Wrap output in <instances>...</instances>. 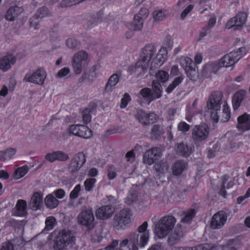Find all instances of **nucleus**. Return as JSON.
<instances>
[{
	"instance_id": "obj_1",
	"label": "nucleus",
	"mask_w": 250,
	"mask_h": 250,
	"mask_svg": "<svg viewBox=\"0 0 250 250\" xmlns=\"http://www.w3.org/2000/svg\"><path fill=\"white\" fill-rule=\"evenodd\" d=\"M223 94L220 91L213 92L207 104L211 118L216 122L220 119L226 122L230 118V109L227 103L222 101Z\"/></svg>"
},
{
	"instance_id": "obj_2",
	"label": "nucleus",
	"mask_w": 250,
	"mask_h": 250,
	"mask_svg": "<svg viewBox=\"0 0 250 250\" xmlns=\"http://www.w3.org/2000/svg\"><path fill=\"white\" fill-rule=\"evenodd\" d=\"M157 49L155 45H146L142 50L140 58L134 66L129 68L131 73H135L138 76H143L148 67L149 62Z\"/></svg>"
},
{
	"instance_id": "obj_3",
	"label": "nucleus",
	"mask_w": 250,
	"mask_h": 250,
	"mask_svg": "<svg viewBox=\"0 0 250 250\" xmlns=\"http://www.w3.org/2000/svg\"><path fill=\"white\" fill-rule=\"evenodd\" d=\"M176 219L171 216L161 218L156 224L154 232L156 237L161 239L166 237L173 229Z\"/></svg>"
},
{
	"instance_id": "obj_4",
	"label": "nucleus",
	"mask_w": 250,
	"mask_h": 250,
	"mask_svg": "<svg viewBox=\"0 0 250 250\" xmlns=\"http://www.w3.org/2000/svg\"><path fill=\"white\" fill-rule=\"evenodd\" d=\"M247 54L245 47H240L237 50L230 52L221 58L216 64L218 67H229L233 65Z\"/></svg>"
},
{
	"instance_id": "obj_5",
	"label": "nucleus",
	"mask_w": 250,
	"mask_h": 250,
	"mask_svg": "<svg viewBox=\"0 0 250 250\" xmlns=\"http://www.w3.org/2000/svg\"><path fill=\"white\" fill-rule=\"evenodd\" d=\"M75 241L73 234L69 230H62L55 237L52 248L54 250H65Z\"/></svg>"
},
{
	"instance_id": "obj_6",
	"label": "nucleus",
	"mask_w": 250,
	"mask_h": 250,
	"mask_svg": "<svg viewBox=\"0 0 250 250\" xmlns=\"http://www.w3.org/2000/svg\"><path fill=\"white\" fill-rule=\"evenodd\" d=\"M132 215L130 209L124 208L120 210L113 218L112 225L114 228L118 229H124L131 223Z\"/></svg>"
},
{
	"instance_id": "obj_7",
	"label": "nucleus",
	"mask_w": 250,
	"mask_h": 250,
	"mask_svg": "<svg viewBox=\"0 0 250 250\" xmlns=\"http://www.w3.org/2000/svg\"><path fill=\"white\" fill-rule=\"evenodd\" d=\"M90 60V57L86 51L81 50L77 52L72 57L71 62L74 72L76 74H80L83 67L87 65Z\"/></svg>"
},
{
	"instance_id": "obj_8",
	"label": "nucleus",
	"mask_w": 250,
	"mask_h": 250,
	"mask_svg": "<svg viewBox=\"0 0 250 250\" xmlns=\"http://www.w3.org/2000/svg\"><path fill=\"white\" fill-rule=\"evenodd\" d=\"M46 76L47 73L45 69L39 67L33 73L26 74L24 81L26 82L42 85L44 83Z\"/></svg>"
},
{
	"instance_id": "obj_9",
	"label": "nucleus",
	"mask_w": 250,
	"mask_h": 250,
	"mask_svg": "<svg viewBox=\"0 0 250 250\" xmlns=\"http://www.w3.org/2000/svg\"><path fill=\"white\" fill-rule=\"evenodd\" d=\"M248 15L246 12H238L235 16L230 18L226 24V28L230 29L233 28L235 29H239L243 28L246 23Z\"/></svg>"
},
{
	"instance_id": "obj_10",
	"label": "nucleus",
	"mask_w": 250,
	"mask_h": 250,
	"mask_svg": "<svg viewBox=\"0 0 250 250\" xmlns=\"http://www.w3.org/2000/svg\"><path fill=\"white\" fill-rule=\"evenodd\" d=\"M69 134L83 138L88 139L92 135L91 130L87 126L82 125H72L68 128Z\"/></svg>"
},
{
	"instance_id": "obj_11",
	"label": "nucleus",
	"mask_w": 250,
	"mask_h": 250,
	"mask_svg": "<svg viewBox=\"0 0 250 250\" xmlns=\"http://www.w3.org/2000/svg\"><path fill=\"white\" fill-rule=\"evenodd\" d=\"M209 132V129L206 124H201L194 126L192 129V139L196 143L206 140Z\"/></svg>"
},
{
	"instance_id": "obj_12",
	"label": "nucleus",
	"mask_w": 250,
	"mask_h": 250,
	"mask_svg": "<svg viewBox=\"0 0 250 250\" xmlns=\"http://www.w3.org/2000/svg\"><path fill=\"white\" fill-rule=\"evenodd\" d=\"M136 118L140 123L144 125L152 124L158 119V116L155 113H148L142 110H137Z\"/></svg>"
},
{
	"instance_id": "obj_13",
	"label": "nucleus",
	"mask_w": 250,
	"mask_h": 250,
	"mask_svg": "<svg viewBox=\"0 0 250 250\" xmlns=\"http://www.w3.org/2000/svg\"><path fill=\"white\" fill-rule=\"evenodd\" d=\"M180 63L190 79H192L197 75V73L195 68L193 67L194 64L191 58L182 57L180 59Z\"/></svg>"
},
{
	"instance_id": "obj_14",
	"label": "nucleus",
	"mask_w": 250,
	"mask_h": 250,
	"mask_svg": "<svg viewBox=\"0 0 250 250\" xmlns=\"http://www.w3.org/2000/svg\"><path fill=\"white\" fill-rule=\"evenodd\" d=\"M78 223L83 226H88L92 224L94 216L91 209L83 210L77 216Z\"/></svg>"
},
{
	"instance_id": "obj_15",
	"label": "nucleus",
	"mask_w": 250,
	"mask_h": 250,
	"mask_svg": "<svg viewBox=\"0 0 250 250\" xmlns=\"http://www.w3.org/2000/svg\"><path fill=\"white\" fill-rule=\"evenodd\" d=\"M162 152L157 147L152 148L146 152L144 155L143 161L145 164L151 165L161 158Z\"/></svg>"
},
{
	"instance_id": "obj_16",
	"label": "nucleus",
	"mask_w": 250,
	"mask_h": 250,
	"mask_svg": "<svg viewBox=\"0 0 250 250\" xmlns=\"http://www.w3.org/2000/svg\"><path fill=\"white\" fill-rule=\"evenodd\" d=\"M227 216L225 212L219 211L212 217L210 227L213 229H219L223 227L227 221Z\"/></svg>"
},
{
	"instance_id": "obj_17",
	"label": "nucleus",
	"mask_w": 250,
	"mask_h": 250,
	"mask_svg": "<svg viewBox=\"0 0 250 250\" xmlns=\"http://www.w3.org/2000/svg\"><path fill=\"white\" fill-rule=\"evenodd\" d=\"M85 162V155L83 152H79L71 160L69 165V169L72 172L79 170Z\"/></svg>"
},
{
	"instance_id": "obj_18",
	"label": "nucleus",
	"mask_w": 250,
	"mask_h": 250,
	"mask_svg": "<svg viewBox=\"0 0 250 250\" xmlns=\"http://www.w3.org/2000/svg\"><path fill=\"white\" fill-rule=\"evenodd\" d=\"M16 61V57L14 54H6L0 59V70L3 72H6L15 64Z\"/></svg>"
},
{
	"instance_id": "obj_19",
	"label": "nucleus",
	"mask_w": 250,
	"mask_h": 250,
	"mask_svg": "<svg viewBox=\"0 0 250 250\" xmlns=\"http://www.w3.org/2000/svg\"><path fill=\"white\" fill-rule=\"evenodd\" d=\"M43 205V194L40 192H34L29 202L30 208L34 211L40 209Z\"/></svg>"
},
{
	"instance_id": "obj_20",
	"label": "nucleus",
	"mask_w": 250,
	"mask_h": 250,
	"mask_svg": "<svg viewBox=\"0 0 250 250\" xmlns=\"http://www.w3.org/2000/svg\"><path fill=\"white\" fill-rule=\"evenodd\" d=\"M114 211V208L112 206H104L97 209L96 216L98 219L106 220L112 216Z\"/></svg>"
},
{
	"instance_id": "obj_21",
	"label": "nucleus",
	"mask_w": 250,
	"mask_h": 250,
	"mask_svg": "<svg viewBox=\"0 0 250 250\" xmlns=\"http://www.w3.org/2000/svg\"><path fill=\"white\" fill-rule=\"evenodd\" d=\"M236 127L242 132L250 130V114L244 113L238 117Z\"/></svg>"
},
{
	"instance_id": "obj_22",
	"label": "nucleus",
	"mask_w": 250,
	"mask_h": 250,
	"mask_svg": "<svg viewBox=\"0 0 250 250\" xmlns=\"http://www.w3.org/2000/svg\"><path fill=\"white\" fill-rule=\"evenodd\" d=\"M46 161L53 162L56 160L60 161H66L68 160V155L61 151H56L47 153L45 156Z\"/></svg>"
},
{
	"instance_id": "obj_23",
	"label": "nucleus",
	"mask_w": 250,
	"mask_h": 250,
	"mask_svg": "<svg viewBox=\"0 0 250 250\" xmlns=\"http://www.w3.org/2000/svg\"><path fill=\"white\" fill-rule=\"evenodd\" d=\"M23 10L21 7L15 6L9 8L6 13L5 19L9 21H14L22 14Z\"/></svg>"
},
{
	"instance_id": "obj_24",
	"label": "nucleus",
	"mask_w": 250,
	"mask_h": 250,
	"mask_svg": "<svg viewBox=\"0 0 250 250\" xmlns=\"http://www.w3.org/2000/svg\"><path fill=\"white\" fill-rule=\"evenodd\" d=\"M246 90L241 89L236 92L232 98V106L234 109H238L246 96Z\"/></svg>"
},
{
	"instance_id": "obj_25",
	"label": "nucleus",
	"mask_w": 250,
	"mask_h": 250,
	"mask_svg": "<svg viewBox=\"0 0 250 250\" xmlns=\"http://www.w3.org/2000/svg\"><path fill=\"white\" fill-rule=\"evenodd\" d=\"M27 203L25 200H19L16 205V210L13 213V215L16 216L23 217L26 213Z\"/></svg>"
},
{
	"instance_id": "obj_26",
	"label": "nucleus",
	"mask_w": 250,
	"mask_h": 250,
	"mask_svg": "<svg viewBox=\"0 0 250 250\" xmlns=\"http://www.w3.org/2000/svg\"><path fill=\"white\" fill-rule=\"evenodd\" d=\"M187 164L182 161H177L174 163L171 166V171L173 175L176 176H180L187 168Z\"/></svg>"
},
{
	"instance_id": "obj_27",
	"label": "nucleus",
	"mask_w": 250,
	"mask_h": 250,
	"mask_svg": "<svg viewBox=\"0 0 250 250\" xmlns=\"http://www.w3.org/2000/svg\"><path fill=\"white\" fill-rule=\"evenodd\" d=\"M167 50L165 47H162L158 51L154 60V62L159 66H161L167 61Z\"/></svg>"
},
{
	"instance_id": "obj_28",
	"label": "nucleus",
	"mask_w": 250,
	"mask_h": 250,
	"mask_svg": "<svg viewBox=\"0 0 250 250\" xmlns=\"http://www.w3.org/2000/svg\"><path fill=\"white\" fill-rule=\"evenodd\" d=\"M154 169L158 176L162 177L168 172L169 165L167 162L161 161L155 164Z\"/></svg>"
},
{
	"instance_id": "obj_29",
	"label": "nucleus",
	"mask_w": 250,
	"mask_h": 250,
	"mask_svg": "<svg viewBox=\"0 0 250 250\" xmlns=\"http://www.w3.org/2000/svg\"><path fill=\"white\" fill-rule=\"evenodd\" d=\"M44 203L47 208H55L59 204L60 201L52 194H49L44 198Z\"/></svg>"
},
{
	"instance_id": "obj_30",
	"label": "nucleus",
	"mask_w": 250,
	"mask_h": 250,
	"mask_svg": "<svg viewBox=\"0 0 250 250\" xmlns=\"http://www.w3.org/2000/svg\"><path fill=\"white\" fill-rule=\"evenodd\" d=\"M17 149L15 148L9 147L4 151H0V160L5 161L12 159L16 154Z\"/></svg>"
},
{
	"instance_id": "obj_31",
	"label": "nucleus",
	"mask_w": 250,
	"mask_h": 250,
	"mask_svg": "<svg viewBox=\"0 0 250 250\" xmlns=\"http://www.w3.org/2000/svg\"><path fill=\"white\" fill-rule=\"evenodd\" d=\"M236 243V241L232 240L228 244H227L223 248V249L222 247L220 246H213L208 244H201L200 245H208L209 246V247L208 248L207 250H213L214 249L216 250H235V249H234V247ZM204 250H206V249H204Z\"/></svg>"
},
{
	"instance_id": "obj_32",
	"label": "nucleus",
	"mask_w": 250,
	"mask_h": 250,
	"mask_svg": "<svg viewBox=\"0 0 250 250\" xmlns=\"http://www.w3.org/2000/svg\"><path fill=\"white\" fill-rule=\"evenodd\" d=\"M119 76L117 74L112 75L109 78L108 81L105 86V89L107 92L111 91L113 88L118 83Z\"/></svg>"
},
{
	"instance_id": "obj_33",
	"label": "nucleus",
	"mask_w": 250,
	"mask_h": 250,
	"mask_svg": "<svg viewBox=\"0 0 250 250\" xmlns=\"http://www.w3.org/2000/svg\"><path fill=\"white\" fill-rule=\"evenodd\" d=\"M162 93V86L160 83L153 82L152 90H151L152 100L161 97Z\"/></svg>"
},
{
	"instance_id": "obj_34",
	"label": "nucleus",
	"mask_w": 250,
	"mask_h": 250,
	"mask_svg": "<svg viewBox=\"0 0 250 250\" xmlns=\"http://www.w3.org/2000/svg\"><path fill=\"white\" fill-rule=\"evenodd\" d=\"M177 151L181 155L188 156L193 151V148L189 147L186 144L181 143L178 146Z\"/></svg>"
},
{
	"instance_id": "obj_35",
	"label": "nucleus",
	"mask_w": 250,
	"mask_h": 250,
	"mask_svg": "<svg viewBox=\"0 0 250 250\" xmlns=\"http://www.w3.org/2000/svg\"><path fill=\"white\" fill-rule=\"evenodd\" d=\"M144 20L140 18L139 15H135L131 24V28L134 30H140L143 26Z\"/></svg>"
},
{
	"instance_id": "obj_36",
	"label": "nucleus",
	"mask_w": 250,
	"mask_h": 250,
	"mask_svg": "<svg viewBox=\"0 0 250 250\" xmlns=\"http://www.w3.org/2000/svg\"><path fill=\"white\" fill-rule=\"evenodd\" d=\"M169 13L166 10H156L153 12V18L155 21H161L166 19Z\"/></svg>"
},
{
	"instance_id": "obj_37",
	"label": "nucleus",
	"mask_w": 250,
	"mask_h": 250,
	"mask_svg": "<svg viewBox=\"0 0 250 250\" xmlns=\"http://www.w3.org/2000/svg\"><path fill=\"white\" fill-rule=\"evenodd\" d=\"M97 182V180L93 178H89L86 179L83 183V186L86 192H91L93 190L95 185Z\"/></svg>"
},
{
	"instance_id": "obj_38",
	"label": "nucleus",
	"mask_w": 250,
	"mask_h": 250,
	"mask_svg": "<svg viewBox=\"0 0 250 250\" xmlns=\"http://www.w3.org/2000/svg\"><path fill=\"white\" fill-rule=\"evenodd\" d=\"M28 171V168L26 166L20 167L16 169L13 177L15 179H19L23 177Z\"/></svg>"
},
{
	"instance_id": "obj_39",
	"label": "nucleus",
	"mask_w": 250,
	"mask_h": 250,
	"mask_svg": "<svg viewBox=\"0 0 250 250\" xmlns=\"http://www.w3.org/2000/svg\"><path fill=\"white\" fill-rule=\"evenodd\" d=\"M56 223V219L53 216H49L46 218L45 224V227L43 230V232L45 231H49L52 230L54 227Z\"/></svg>"
},
{
	"instance_id": "obj_40",
	"label": "nucleus",
	"mask_w": 250,
	"mask_h": 250,
	"mask_svg": "<svg viewBox=\"0 0 250 250\" xmlns=\"http://www.w3.org/2000/svg\"><path fill=\"white\" fill-rule=\"evenodd\" d=\"M183 77L179 76L175 78L172 83L167 87L166 91L167 93H171L178 85H179L183 81Z\"/></svg>"
},
{
	"instance_id": "obj_41",
	"label": "nucleus",
	"mask_w": 250,
	"mask_h": 250,
	"mask_svg": "<svg viewBox=\"0 0 250 250\" xmlns=\"http://www.w3.org/2000/svg\"><path fill=\"white\" fill-rule=\"evenodd\" d=\"M155 77L158 81L164 83L168 80L169 74L167 72L159 70L156 73Z\"/></svg>"
},
{
	"instance_id": "obj_42",
	"label": "nucleus",
	"mask_w": 250,
	"mask_h": 250,
	"mask_svg": "<svg viewBox=\"0 0 250 250\" xmlns=\"http://www.w3.org/2000/svg\"><path fill=\"white\" fill-rule=\"evenodd\" d=\"M66 45L70 49H77L80 46V43L74 38H69L66 41Z\"/></svg>"
},
{
	"instance_id": "obj_43",
	"label": "nucleus",
	"mask_w": 250,
	"mask_h": 250,
	"mask_svg": "<svg viewBox=\"0 0 250 250\" xmlns=\"http://www.w3.org/2000/svg\"><path fill=\"white\" fill-rule=\"evenodd\" d=\"M208 247V245H198L194 247H173L172 250H207Z\"/></svg>"
},
{
	"instance_id": "obj_44",
	"label": "nucleus",
	"mask_w": 250,
	"mask_h": 250,
	"mask_svg": "<svg viewBox=\"0 0 250 250\" xmlns=\"http://www.w3.org/2000/svg\"><path fill=\"white\" fill-rule=\"evenodd\" d=\"M41 19L35 15L30 19V26L34 30L39 29Z\"/></svg>"
},
{
	"instance_id": "obj_45",
	"label": "nucleus",
	"mask_w": 250,
	"mask_h": 250,
	"mask_svg": "<svg viewBox=\"0 0 250 250\" xmlns=\"http://www.w3.org/2000/svg\"><path fill=\"white\" fill-rule=\"evenodd\" d=\"M140 95L144 99H148L152 100L151 90L148 88H144L142 89L139 92Z\"/></svg>"
},
{
	"instance_id": "obj_46",
	"label": "nucleus",
	"mask_w": 250,
	"mask_h": 250,
	"mask_svg": "<svg viewBox=\"0 0 250 250\" xmlns=\"http://www.w3.org/2000/svg\"><path fill=\"white\" fill-rule=\"evenodd\" d=\"M195 214V211L194 209H190L185 213L184 217L182 219V222L188 223L190 221Z\"/></svg>"
},
{
	"instance_id": "obj_47",
	"label": "nucleus",
	"mask_w": 250,
	"mask_h": 250,
	"mask_svg": "<svg viewBox=\"0 0 250 250\" xmlns=\"http://www.w3.org/2000/svg\"><path fill=\"white\" fill-rule=\"evenodd\" d=\"M82 187L80 184H77L74 189L71 191L70 194H69V197L70 199H76L78 196L79 193L81 190Z\"/></svg>"
},
{
	"instance_id": "obj_48",
	"label": "nucleus",
	"mask_w": 250,
	"mask_h": 250,
	"mask_svg": "<svg viewBox=\"0 0 250 250\" xmlns=\"http://www.w3.org/2000/svg\"><path fill=\"white\" fill-rule=\"evenodd\" d=\"M130 240L129 236L128 238L122 240L120 244V250H130V247L132 248V245H129Z\"/></svg>"
},
{
	"instance_id": "obj_49",
	"label": "nucleus",
	"mask_w": 250,
	"mask_h": 250,
	"mask_svg": "<svg viewBox=\"0 0 250 250\" xmlns=\"http://www.w3.org/2000/svg\"><path fill=\"white\" fill-rule=\"evenodd\" d=\"M131 99L130 95L127 93H125L121 99L120 107L121 108H125L126 107L128 103L130 102Z\"/></svg>"
},
{
	"instance_id": "obj_50",
	"label": "nucleus",
	"mask_w": 250,
	"mask_h": 250,
	"mask_svg": "<svg viewBox=\"0 0 250 250\" xmlns=\"http://www.w3.org/2000/svg\"><path fill=\"white\" fill-rule=\"evenodd\" d=\"M84 0H63L61 2L62 7L71 6L78 4Z\"/></svg>"
},
{
	"instance_id": "obj_51",
	"label": "nucleus",
	"mask_w": 250,
	"mask_h": 250,
	"mask_svg": "<svg viewBox=\"0 0 250 250\" xmlns=\"http://www.w3.org/2000/svg\"><path fill=\"white\" fill-rule=\"evenodd\" d=\"M70 72V68L68 67H64L58 71L56 77L59 78H63L68 75Z\"/></svg>"
},
{
	"instance_id": "obj_52",
	"label": "nucleus",
	"mask_w": 250,
	"mask_h": 250,
	"mask_svg": "<svg viewBox=\"0 0 250 250\" xmlns=\"http://www.w3.org/2000/svg\"><path fill=\"white\" fill-rule=\"evenodd\" d=\"M137 200V197L136 194H129L125 199V203L129 206L132 205Z\"/></svg>"
},
{
	"instance_id": "obj_53",
	"label": "nucleus",
	"mask_w": 250,
	"mask_h": 250,
	"mask_svg": "<svg viewBox=\"0 0 250 250\" xmlns=\"http://www.w3.org/2000/svg\"><path fill=\"white\" fill-rule=\"evenodd\" d=\"M52 194L59 200V199H62L65 196V191L62 188H59L54 190L52 193Z\"/></svg>"
},
{
	"instance_id": "obj_54",
	"label": "nucleus",
	"mask_w": 250,
	"mask_h": 250,
	"mask_svg": "<svg viewBox=\"0 0 250 250\" xmlns=\"http://www.w3.org/2000/svg\"><path fill=\"white\" fill-rule=\"evenodd\" d=\"M182 236L180 234L174 233L169 238V243L171 245L177 244L180 241Z\"/></svg>"
},
{
	"instance_id": "obj_55",
	"label": "nucleus",
	"mask_w": 250,
	"mask_h": 250,
	"mask_svg": "<svg viewBox=\"0 0 250 250\" xmlns=\"http://www.w3.org/2000/svg\"><path fill=\"white\" fill-rule=\"evenodd\" d=\"M163 133V128L159 125H155L152 129V134L157 137Z\"/></svg>"
},
{
	"instance_id": "obj_56",
	"label": "nucleus",
	"mask_w": 250,
	"mask_h": 250,
	"mask_svg": "<svg viewBox=\"0 0 250 250\" xmlns=\"http://www.w3.org/2000/svg\"><path fill=\"white\" fill-rule=\"evenodd\" d=\"M178 130L183 132H186L189 130L190 126L185 122H180L178 125Z\"/></svg>"
},
{
	"instance_id": "obj_57",
	"label": "nucleus",
	"mask_w": 250,
	"mask_h": 250,
	"mask_svg": "<svg viewBox=\"0 0 250 250\" xmlns=\"http://www.w3.org/2000/svg\"><path fill=\"white\" fill-rule=\"evenodd\" d=\"M35 15H37V17L40 19L48 16L47 10L45 7H42L38 10Z\"/></svg>"
},
{
	"instance_id": "obj_58",
	"label": "nucleus",
	"mask_w": 250,
	"mask_h": 250,
	"mask_svg": "<svg viewBox=\"0 0 250 250\" xmlns=\"http://www.w3.org/2000/svg\"><path fill=\"white\" fill-rule=\"evenodd\" d=\"M194 8V5L189 4L188 5L186 8L181 13V18L184 19L185 17Z\"/></svg>"
},
{
	"instance_id": "obj_59",
	"label": "nucleus",
	"mask_w": 250,
	"mask_h": 250,
	"mask_svg": "<svg viewBox=\"0 0 250 250\" xmlns=\"http://www.w3.org/2000/svg\"><path fill=\"white\" fill-rule=\"evenodd\" d=\"M4 84H7V87L10 90V92H12L15 88L17 84V82L14 78H10L9 81L8 82L5 83Z\"/></svg>"
},
{
	"instance_id": "obj_60",
	"label": "nucleus",
	"mask_w": 250,
	"mask_h": 250,
	"mask_svg": "<svg viewBox=\"0 0 250 250\" xmlns=\"http://www.w3.org/2000/svg\"><path fill=\"white\" fill-rule=\"evenodd\" d=\"M91 119V115H90V111L89 109H86L84 110L83 114V120L84 123L87 124L90 122Z\"/></svg>"
},
{
	"instance_id": "obj_61",
	"label": "nucleus",
	"mask_w": 250,
	"mask_h": 250,
	"mask_svg": "<svg viewBox=\"0 0 250 250\" xmlns=\"http://www.w3.org/2000/svg\"><path fill=\"white\" fill-rule=\"evenodd\" d=\"M216 18H217V15L213 13L212 14H211L210 16V18L208 21V26L211 28L213 27L216 22Z\"/></svg>"
},
{
	"instance_id": "obj_62",
	"label": "nucleus",
	"mask_w": 250,
	"mask_h": 250,
	"mask_svg": "<svg viewBox=\"0 0 250 250\" xmlns=\"http://www.w3.org/2000/svg\"><path fill=\"white\" fill-rule=\"evenodd\" d=\"M9 92H10V90L7 87V84H3L0 90V96L6 97L8 94Z\"/></svg>"
},
{
	"instance_id": "obj_63",
	"label": "nucleus",
	"mask_w": 250,
	"mask_h": 250,
	"mask_svg": "<svg viewBox=\"0 0 250 250\" xmlns=\"http://www.w3.org/2000/svg\"><path fill=\"white\" fill-rule=\"evenodd\" d=\"M148 10L147 9L143 8L141 9L139 13L137 14L136 15H139L140 18H141L142 20H144L148 16Z\"/></svg>"
},
{
	"instance_id": "obj_64",
	"label": "nucleus",
	"mask_w": 250,
	"mask_h": 250,
	"mask_svg": "<svg viewBox=\"0 0 250 250\" xmlns=\"http://www.w3.org/2000/svg\"><path fill=\"white\" fill-rule=\"evenodd\" d=\"M118 245V242L116 240H114L112 241L111 244L107 246L105 248V250H116L117 248H116Z\"/></svg>"
}]
</instances>
